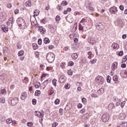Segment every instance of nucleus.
Here are the masks:
<instances>
[{
  "instance_id": "nucleus-1",
  "label": "nucleus",
  "mask_w": 127,
  "mask_h": 127,
  "mask_svg": "<svg viewBox=\"0 0 127 127\" xmlns=\"http://www.w3.org/2000/svg\"><path fill=\"white\" fill-rule=\"evenodd\" d=\"M46 59L49 63H52L55 59V55L53 53H49L47 54Z\"/></svg>"
},
{
  "instance_id": "nucleus-2",
  "label": "nucleus",
  "mask_w": 127,
  "mask_h": 127,
  "mask_svg": "<svg viewBox=\"0 0 127 127\" xmlns=\"http://www.w3.org/2000/svg\"><path fill=\"white\" fill-rule=\"evenodd\" d=\"M87 19L85 18H83L81 20L79 26V30L80 31H81V32L84 31V26L87 25Z\"/></svg>"
},
{
  "instance_id": "nucleus-3",
  "label": "nucleus",
  "mask_w": 127,
  "mask_h": 127,
  "mask_svg": "<svg viewBox=\"0 0 127 127\" xmlns=\"http://www.w3.org/2000/svg\"><path fill=\"white\" fill-rule=\"evenodd\" d=\"M95 82L97 83V84H99V85H102L105 83V79L101 76H98L96 77Z\"/></svg>"
},
{
  "instance_id": "nucleus-4",
  "label": "nucleus",
  "mask_w": 127,
  "mask_h": 127,
  "mask_svg": "<svg viewBox=\"0 0 127 127\" xmlns=\"http://www.w3.org/2000/svg\"><path fill=\"white\" fill-rule=\"evenodd\" d=\"M85 4L86 8L89 10H94V7L92 6V2L90 0H87L85 2Z\"/></svg>"
},
{
  "instance_id": "nucleus-5",
  "label": "nucleus",
  "mask_w": 127,
  "mask_h": 127,
  "mask_svg": "<svg viewBox=\"0 0 127 127\" xmlns=\"http://www.w3.org/2000/svg\"><path fill=\"white\" fill-rule=\"evenodd\" d=\"M10 101H11V105L12 106H15L18 103L19 99L17 97L11 98H10Z\"/></svg>"
},
{
  "instance_id": "nucleus-6",
  "label": "nucleus",
  "mask_w": 127,
  "mask_h": 127,
  "mask_svg": "<svg viewBox=\"0 0 127 127\" xmlns=\"http://www.w3.org/2000/svg\"><path fill=\"white\" fill-rule=\"evenodd\" d=\"M110 120V115L107 113L102 116V120L104 123H107Z\"/></svg>"
},
{
  "instance_id": "nucleus-7",
  "label": "nucleus",
  "mask_w": 127,
  "mask_h": 127,
  "mask_svg": "<svg viewBox=\"0 0 127 127\" xmlns=\"http://www.w3.org/2000/svg\"><path fill=\"white\" fill-rule=\"evenodd\" d=\"M109 11L111 14H117L118 8L116 6H112L109 9Z\"/></svg>"
},
{
  "instance_id": "nucleus-8",
  "label": "nucleus",
  "mask_w": 127,
  "mask_h": 127,
  "mask_svg": "<svg viewBox=\"0 0 127 127\" xmlns=\"http://www.w3.org/2000/svg\"><path fill=\"white\" fill-rule=\"evenodd\" d=\"M34 114L36 117L38 118H41L42 121H43V117H44V114L42 113L39 111H35Z\"/></svg>"
},
{
  "instance_id": "nucleus-9",
  "label": "nucleus",
  "mask_w": 127,
  "mask_h": 127,
  "mask_svg": "<svg viewBox=\"0 0 127 127\" xmlns=\"http://www.w3.org/2000/svg\"><path fill=\"white\" fill-rule=\"evenodd\" d=\"M96 28L100 31L104 30L105 29V26L102 23H98L96 24Z\"/></svg>"
},
{
  "instance_id": "nucleus-10",
  "label": "nucleus",
  "mask_w": 127,
  "mask_h": 127,
  "mask_svg": "<svg viewBox=\"0 0 127 127\" xmlns=\"http://www.w3.org/2000/svg\"><path fill=\"white\" fill-rule=\"evenodd\" d=\"M6 75L2 74V75L0 76V84L1 85L4 83V81L6 80Z\"/></svg>"
},
{
  "instance_id": "nucleus-11",
  "label": "nucleus",
  "mask_w": 127,
  "mask_h": 127,
  "mask_svg": "<svg viewBox=\"0 0 127 127\" xmlns=\"http://www.w3.org/2000/svg\"><path fill=\"white\" fill-rule=\"evenodd\" d=\"M118 62H115L113 63L111 66V69L112 71H115L116 69H118Z\"/></svg>"
},
{
  "instance_id": "nucleus-12",
  "label": "nucleus",
  "mask_w": 127,
  "mask_h": 127,
  "mask_svg": "<svg viewBox=\"0 0 127 127\" xmlns=\"http://www.w3.org/2000/svg\"><path fill=\"white\" fill-rule=\"evenodd\" d=\"M26 98H27V94L25 92H23L21 95V100L24 101Z\"/></svg>"
},
{
  "instance_id": "nucleus-13",
  "label": "nucleus",
  "mask_w": 127,
  "mask_h": 127,
  "mask_svg": "<svg viewBox=\"0 0 127 127\" xmlns=\"http://www.w3.org/2000/svg\"><path fill=\"white\" fill-rule=\"evenodd\" d=\"M12 20H13V17H11L7 22V25L9 27H12Z\"/></svg>"
},
{
  "instance_id": "nucleus-14",
  "label": "nucleus",
  "mask_w": 127,
  "mask_h": 127,
  "mask_svg": "<svg viewBox=\"0 0 127 127\" xmlns=\"http://www.w3.org/2000/svg\"><path fill=\"white\" fill-rule=\"evenodd\" d=\"M118 127H127V122H123L117 125Z\"/></svg>"
},
{
  "instance_id": "nucleus-15",
  "label": "nucleus",
  "mask_w": 127,
  "mask_h": 127,
  "mask_svg": "<svg viewBox=\"0 0 127 127\" xmlns=\"http://www.w3.org/2000/svg\"><path fill=\"white\" fill-rule=\"evenodd\" d=\"M38 30L40 31L41 34H43V33L46 31V29H45V28H43L42 26H39L38 27Z\"/></svg>"
},
{
  "instance_id": "nucleus-16",
  "label": "nucleus",
  "mask_w": 127,
  "mask_h": 127,
  "mask_svg": "<svg viewBox=\"0 0 127 127\" xmlns=\"http://www.w3.org/2000/svg\"><path fill=\"white\" fill-rule=\"evenodd\" d=\"M112 47L113 48V49L118 50L119 48H120V46H119V44H118L117 43H114L112 44Z\"/></svg>"
},
{
  "instance_id": "nucleus-17",
  "label": "nucleus",
  "mask_w": 127,
  "mask_h": 127,
  "mask_svg": "<svg viewBox=\"0 0 127 127\" xmlns=\"http://www.w3.org/2000/svg\"><path fill=\"white\" fill-rule=\"evenodd\" d=\"M65 77L64 76H61L59 78L60 83H64L65 81H66V79H65Z\"/></svg>"
},
{
  "instance_id": "nucleus-18",
  "label": "nucleus",
  "mask_w": 127,
  "mask_h": 127,
  "mask_svg": "<svg viewBox=\"0 0 127 127\" xmlns=\"http://www.w3.org/2000/svg\"><path fill=\"white\" fill-rule=\"evenodd\" d=\"M1 29L3 32H5V33H6L8 31V28L6 27V26L5 25H2L1 26Z\"/></svg>"
},
{
  "instance_id": "nucleus-19",
  "label": "nucleus",
  "mask_w": 127,
  "mask_h": 127,
  "mask_svg": "<svg viewBox=\"0 0 127 127\" xmlns=\"http://www.w3.org/2000/svg\"><path fill=\"white\" fill-rule=\"evenodd\" d=\"M22 24H21V25L20 26L21 28H26V24L25 23V21L24 20H21Z\"/></svg>"
},
{
  "instance_id": "nucleus-20",
  "label": "nucleus",
  "mask_w": 127,
  "mask_h": 127,
  "mask_svg": "<svg viewBox=\"0 0 127 127\" xmlns=\"http://www.w3.org/2000/svg\"><path fill=\"white\" fill-rule=\"evenodd\" d=\"M113 109H115V105L114 104V103H110L108 105V110L109 111H112Z\"/></svg>"
},
{
  "instance_id": "nucleus-21",
  "label": "nucleus",
  "mask_w": 127,
  "mask_h": 127,
  "mask_svg": "<svg viewBox=\"0 0 127 127\" xmlns=\"http://www.w3.org/2000/svg\"><path fill=\"white\" fill-rule=\"evenodd\" d=\"M119 119L123 121V120H125L126 119V115L124 113H121L119 115Z\"/></svg>"
},
{
  "instance_id": "nucleus-22",
  "label": "nucleus",
  "mask_w": 127,
  "mask_h": 127,
  "mask_svg": "<svg viewBox=\"0 0 127 127\" xmlns=\"http://www.w3.org/2000/svg\"><path fill=\"white\" fill-rule=\"evenodd\" d=\"M88 43H90V44H91V45H93V44H95V40L93 38L88 39Z\"/></svg>"
},
{
  "instance_id": "nucleus-23",
  "label": "nucleus",
  "mask_w": 127,
  "mask_h": 127,
  "mask_svg": "<svg viewBox=\"0 0 127 127\" xmlns=\"http://www.w3.org/2000/svg\"><path fill=\"white\" fill-rule=\"evenodd\" d=\"M71 57H72V59H73L74 60H76V59H77V58H78V54H77L76 53L72 54L71 55Z\"/></svg>"
},
{
  "instance_id": "nucleus-24",
  "label": "nucleus",
  "mask_w": 127,
  "mask_h": 127,
  "mask_svg": "<svg viewBox=\"0 0 127 127\" xmlns=\"http://www.w3.org/2000/svg\"><path fill=\"white\" fill-rule=\"evenodd\" d=\"M25 5L26 6L28 7H30V6H31L32 4H31V1H27L25 2Z\"/></svg>"
},
{
  "instance_id": "nucleus-25",
  "label": "nucleus",
  "mask_w": 127,
  "mask_h": 127,
  "mask_svg": "<svg viewBox=\"0 0 127 127\" xmlns=\"http://www.w3.org/2000/svg\"><path fill=\"white\" fill-rule=\"evenodd\" d=\"M21 20H23V19L20 18L17 20V23L18 24L19 26H20L21 24H22V22H21Z\"/></svg>"
},
{
  "instance_id": "nucleus-26",
  "label": "nucleus",
  "mask_w": 127,
  "mask_h": 127,
  "mask_svg": "<svg viewBox=\"0 0 127 127\" xmlns=\"http://www.w3.org/2000/svg\"><path fill=\"white\" fill-rule=\"evenodd\" d=\"M104 90L103 88H100L98 90V93L99 95H103V94L104 93Z\"/></svg>"
},
{
  "instance_id": "nucleus-27",
  "label": "nucleus",
  "mask_w": 127,
  "mask_h": 127,
  "mask_svg": "<svg viewBox=\"0 0 127 127\" xmlns=\"http://www.w3.org/2000/svg\"><path fill=\"white\" fill-rule=\"evenodd\" d=\"M37 15H39V10H36L34 11V16H37Z\"/></svg>"
},
{
  "instance_id": "nucleus-28",
  "label": "nucleus",
  "mask_w": 127,
  "mask_h": 127,
  "mask_svg": "<svg viewBox=\"0 0 127 127\" xmlns=\"http://www.w3.org/2000/svg\"><path fill=\"white\" fill-rule=\"evenodd\" d=\"M44 42L45 44H47V43H49V42H50V40L48 39V38H45L44 39Z\"/></svg>"
},
{
  "instance_id": "nucleus-29",
  "label": "nucleus",
  "mask_w": 127,
  "mask_h": 127,
  "mask_svg": "<svg viewBox=\"0 0 127 127\" xmlns=\"http://www.w3.org/2000/svg\"><path fill=\"white\" fill-rule=\"evenodd\" d=\"M52 83H53V84L54 85V86L55 87H56V86L57 85V80L56 79H54L53 80H52Z\"/></svg>"
},
{
  "instance_id": "nucleus-30",
  "label": "nucleus",
  "mask_w": 127,
  "mask_h": 127,
  "mask_svg": "<svg viewBox=\"0 0 127 127\" xmlns=\"http://www.w3.org/2000/svg\"><path fill=\"white\" fill-rule=\"evenodd\" d=\"M0 103L1 104L5 103V98L4 97H1L0 98Z\"/></svg>"
},
{
  "instance_id": "nucleus-31",
  "label": "nucleus",
  "mask_w": 127,
  "mask_h": 127,
  "mask_svg": "<svg viewBox=\"0 0 127 127\" xmlns=\"http://www.w3.org/2000/svg\"><path fill=\"white\" fill-rule=\"evenodd\" d=\"M113 80L115 82H118V81H119V78L118 77V75H115L113 76Z\"/></svg>"
},
{
  "instance_id": "nucleus-32",
  "label": "nucleus",
  "mask_w": 127,
  "mask_h": 127,
  "mask_svg": "<svg viewBox=\"0 0 127 127\" xmlns=\"http://www.w3.org/2000/svg\"><path fill=\"white\" fill-rule=\"evenodd\" d=\"M39 87H40V82H36L35 84V87L36 89H38V88H39Z\"/></svg>"
},
{
  "instance_id": "nucleus-33",
  "label": "nucleus",
  "mask_w": 127,
  "mask_h": 127,
  "mask_svg": "<svg viewBox=\"0 0 127 127\" xmlns=\"http://www.w3.org/2000/svg\"><path fill=\"white\" fill-rule=\"evenodd\" d=\"M67 74L69 75V76H72L73 75V70H72V69H69L67 71Z\"/></svg>"
},
{
  "instance_id": "nucleus-34",
  "label": "nucleus",
  "mask_w": 127,
  "mask_h": 127,
  "mask_svg": "<svg viewBox=\"0 0 127 127\" xmlns=\"http://www.w3.org/2000/svg\"><path fill=\"white\" fill-rule=\"evenodd\" d=\"M67 4H68V2L66 1H63L61 3V5H63V6H65Z\"/></svg>"
},
{
  "instance_id": "nucleus-35",
  "label": "nucleus",
  "mask_w": 127,
  "mask_h": 127,
  "mask_svg": "<svg viewBox=\"0 0 127 127\" xmlns=\"http://www.w3.org/2000/svg\"><path fill=\"white\" fill-rule=\"evenodd\" d=\"M11 122H12V120H11V119L10 118L6 120V123L7 124V125H9V124H10Z\"/></svg>"
},
{
  "instance_id": "nucleus-36",
  "label": "nucleus",
  "mask_w": 127,
  "mask_h": 127,
  "mask_svg": "<svg viewBox=\"0 0 127 127\" xmlns=\"http://www.w3.org/2000/svg\"><path fill=\"white\" fill-rule=\"evenodd\" d=\"M117 54L119 55V56H123L124 55V52L123 51H121L120 52H117Z\"/></svg>"
},
{
  "instance_id": "nucleus-37",
  "label": "nucleus",
  "mask_w": 127,
  "mask_h": 127,
  "mask_svg": "<svg viewBox=\"0 0 127 127\" xmlns=\"http://www.w3.org/2000/svg\"><path fill=\"white\" fill-rule=\"evenodd\" d=\"M80 114H85L86 113V109L83 108L79 111Z\"/></svg>"
},
{
  "instance_id": "nucleus-38",
  "label": "nucleus",
  "mask_w": 127,
  "mask_h": 127,
  "mask_svg": "<svg viewBox=\"0 0 127 127\" xmlns=\"http://www.w3.org/2000/svg\"><path fill=\"white\" fill-rule=\"evenodd\" d=\"M40 94H41V91H40V90H37V91H36V92L35 93V96H39V95H40Z\"/></svg>"
},
{
  "instance_id": "nucleus-39",
  "label": "nucleus",
  "mask_w": 127,
  "mask_h": 127,
  "mask_svg": "<svg viewBox=\"0 0 127 127\" xmlns=\"http://www.w3.org/2000/svg\"><path fill=\"white\" fill-rule=\"evenodd\" d=\"M24 54V52L23 50H21L18 53V56H22Z\"/></svg>"
},
{
  "instance_id": "nucleus-40",
  "label": "nucleus",
  "mask_w": 127,
  "mask_h": 127,
  "mask_svg": "<svg viewBox=\"0 0 127 127\" xmlns=\"http://www.w3.org/2000/svg\"><path fill=\"white\" fill-rule=\"evenodd\" d=\"M111 80H112V77L110 76V75L107 76V81L108 83H111Z\"/></svg>"
},
{
  "instance_id": "nucleus-41",
  "label": "nucleus",
  "mask_w": 127,
  "mask_h": 127,
  "mask_svg": "<svg viewBox=\"0 0 127 127\" xmlns=\"http://www.w3.org/2000/svg\"><path fill=\"white\" fill-rule=\"evenodd\" d=\"M82 102L83 104H84V105H86V104H87V102H88V101L86 98H83L82 99Z\"/></svg>"
},
{
  "instance_id": "nucleus-42",
  "label": "nucleus",
  "mask_w": 127,
  "mask_h": 127,
  "mask_svg": "<svg viewBox=\"0 0 127 127\" xmlns=\"http://www.w3.org/2000/svg\"><path fill=\"white\" fill-rule=\"evenodd\" d=\"M48 27L50 28V29H51V31H53V30H54V27H53V25L49 24Z\"/></svg>"
},
{
  "instance_id": "nucleus-43",
  "label": "nucleus",
  "mask_w": 127,
  "mask_h": 127,
  "mask_svg": "<svg viewBox=\"0 0 127 127\" xmlns=\"http://www.w3.org/2000/svg\"><path fill=\"white\" fill-rule=\"evenodd\" d=\"M104 69L105 70H109V69H110V65H109L107 64H104Z\"/></svg>"
},
{
  "instance_id": "nucleus-44",
  "label": "nucleus",
  "mask_w": 127,
  "mask_h": 127,
  "mask_svg": "<svg viewBox=\"0 0 127 127\" xmlns=\"http://www.w3.org/2000/svg\"><path fill=\"white\" fill-rule=\"evenodd\" d=\"M64 88L65 89H69L70 88V84L69 83H67L66 84H65V85L64 86Z\"/></svg>"
},
{
  "instance_id": "nucleus-45",
  "label": "nucleus",
  "mask_w": 127,
  "mask_h": 127,
  "mask_svg": "<svg viewBox=\"0 0 127 127\" xmlns=\"http://www.w3.org/2000/svg\"><path fill=\"white\" fill-rule=\"evenodd\" d=\"M91 64H95V63H96V62H97V60L96 59H93L91 61H90Z\"/></svg>"
},
{
  "instance_id": "nucleus-46",
  "label": "nucleus",
  "mask_w": 127,
  "mask_h": 127,
  "mask_svg": "<svg viewBox=\"0 0 127 127\" xmlns=\"http://www.w3.org/2000/svg\"><path fill=\"white\" fill-rule=\"evenodd\" d=\"M121 102H122V101L121 100V99H118V101H117V102L116 103V105L117 106H120V103H121Z\"/></svg>"
},
{
  "instance_id": "nucleus-47",
  "label": "nucleus",
  "mask_w": 127,
  "mask_h": 127,
  "mask_svg": "<svg viewBox=\"0 0 127 127\" xmlns=\"http://www.w3.org/2000/svg\"><path fill=\"white\" fill-rule=\"evenodd\" d=\"M57 9H58V10H62V9H63V7L58 5L57 7Z\"/></svg>"
},
{
  "instance_id": "nucleus-48",
  "label": "nucleus",
  "mask_w": 127,
  "mask_h": 127,
  "mask_svg": "<svg viewBox=\"0 0 127 127\" xmlns=\"http://www.w3.org/2000/svg\"><path fill=\"white\" fill-rule=\"evenodd\" d=\"M56 21H60V16L59 15H57L55 18Z\"/></svg>"
},
{
  "instance_id": "nucleus-49",
  "label": "nucleus",
  "mask_w": 127,
  "mask_h": 127,
  "mask_svg": "<svg viewBox=\"0 0 127 127\" xmlns=\"http://www.w3.org/2000/svg\"><path fill=\"white\" fill-rule=\"evenodd\" d=\"M91 96L92 98H98V95H97V94H96L95 93H92L91 95Z\"/></svg>"
},
{
  "instance_id": "nucleus-50",
  "label": "nucleus",
  "mask_w": 127,
  "mask_h": 127,
  "mask_svg": "<svg viewBox=\"0 0 127 127\" xmlns=\"http://www.w3.org/2000/svg\"><path fill=\"white\" fill-rule=\"evenodd\" d=\"M73 65H74V63L72 61H70L68 63V66H72Z\"/></svg>"
},
{
  "instance_id": "nucleus-51",
  "label": "nucleus",
  "mask_w": 127,
  "mask_h": 127,
  "mask_svg": "<svg viewBox=\"0 0 127 127\" xmlns=\"http://www.w3.org/2000/svg\"><path fill=\"white\" fill-rule=\"evenodd\" d=\"M33 49L35 50L36 49H37L38 48V46H37V44H34L33 45Z\"/></svg>"
},
{
  "instance_id": "nucleus-52",
  "label": "nucleus",
  "mask_w": 127,
  "mask_h": 127,
  "mask_svg": "<svg viewBox=\"0 0 127 127\" xmlns=\"http://www.w3.org/2000/svg\"><path fill=\"white\" fill-rule=\"evenodd\" d=\"M59 103H60V100L58 99H57L55 101V104H56V105H58Z\"/></svg>"
},
{
  "instance_id": "nucleus-53",
  "label": "nucleus",
  "mask_w": 127,
  "mask_h": 127,
  "mask_svg": "<svg viewBox=\"0 0 127 127\" xmlns=\"http://www.w3.org/2000/svg\"><path fill=\"white\" fill-rule=\"evenodd\" d=\"M126 104V101H124L123 102H121L120 106L121 108H124V106H125V104Z\"/></svg>"
},
{
  "instance_id": "nucleus-54",
  "label": "nucleus",
  "mask_w": 127,
  "mask_h": 127,
  "mask_svg": "<svg viewBox=\"0 0 127 127\" xmlns=\"http://www.w3.org/2000/svg\"><path fill=\"white\" fill-rule=\"evenodd\" d=\"M27 126H28V127H32L33 124H32V122H29L27 124Z\"/></svg>"
},
{
  "instance_id": "nucleus-55",
  "label": "nucleus",
  "mask_w": 127,
  "mask_h": 127,
  "mask_svg": "<svg viewBox=\"0 0 127 127\" xmlns=\"http://www.w3.org/2000/svg\"><path fill=\"white\" fill-rule=\"evenodd\" d=\"M57 126H58V123L55 122V123H54L52 125V127H57Z\"/></svg>"
},
{
  "instance_id": "nucleus-56",
  "label": "nucleus",
  "mask_w": 127,
  "mask_h": 127,
  "mask_svg": "<svg viewBox=\"0 0 127 127\" xmlns=\"http://www.w3.org/2000/svg\"><path fill=\"white\" fill-rule=\"evenodd\" d=\"M38 43L39 44V45H41V44H42V40L41 39H39L38 41Z\"/></svg>"
},
{
  "instance_id": "nucleus-57",
  "label": "nucleus",
  "mask_w": 127,
  "mask_h": 127,
  "mask_svg": "<svg viewBox=\"0 0 127 127\" xmlns=\"http://www.w3.org/2000/svg\"><path fill=\"white\" fill-rule=\"evenodd\" d=\"M127 67V64H121V68H126Z\"/></svg>"
},
{
  "instance_id": "nucleus-58",
  "label": "nucleus",
  "mask_w": 127,
  "mask_h": 127,
  "mask_svg": "<svg viewBox=\"0 0 127 127\" xmlns=\"http://www.w3.org/2000/svg\"><path fill=\"white\" fill-rule=\"evenodd\" d=\"M60 114L61 116H62V115H63V109H60Z\"/></svg>"
},
{
  "instance_id": "nucleus-59",
  "label": "nucleus",
  "mask_w": 127,
  "mask_h": 127,
  "mask_svg": "<svg viewBox=\"0 0 127 127\" xmlns=\"http://www.w3.org/2000/svg\"><path fill=\"white\" fill-rule=\"evenodd\" d=\"M119 8H120V9H121V10H122L123 11L124 10V5H121L119 6Z\"/></svg>"
},
{
  "instance_id": "nucleus-60",
  "label": "nucleus",
  "mask_w": 127,
  "mask_h": 127,
  "mask_svg": "<svg viewBox=\"0 0 127 127\" xmlns=\"http://www.w3.org/2000/svg\"><path fill=\"white\" fill-rule=\"evenodd\" d=\"M82 107H83V105H82V104L79 103L77 105V108H78V109H81V108H82Z\"/></svg>"
},
{
  "instance_id": "nucleus-61",
  "label": "nucleus",
  "mask_w": 127,
  "mask_h": 127,
  "mask_svg": "<svg viewBox=\"0 0 127 127\" xmlns=\"http://www.w3.org/2000/svg\"><path fill=\"white\" fill-rule=\"evenodd\" d=\"M110 75L111 76H114V75H115V70H112L111 72H110Z\"/></svg>"
},
{
  "instance_id": "nucleus-62",
  "label": "nucleus",
  "mask_w": 127,
  "mask_h": 127,
  "mask_svg": "<svg viewBox=\"0 0 127 127\" xmlns=\"http://www.w3.org/2000/svg\"><path fill=\"white\" fill-rule=\"evenodd\" d=\"M32 103L33 105H36V99H33Z\"/></svg>"
},
{
  "instance_id": "nucleus-63",
  "label": "nucleus",
  "mask_w": 127,
  "mask_h": 127,
  "mask_svg": "<svg viewBox=\"0 0 127 127\" xmlns=\"http://www.w3.org/2000/svg\"><path fill=\"white\" fill-rule=\"evenodd\" d=\"M78 38H75L74 39V42L75 43H78Z\"/></svg>"
},
{
  "instance_id": "nucleus-64",
  "label": "nucleus",
  "mask_w": 127,
  "mask_h": 127,
  "mask_svg": "<svg viewBox=\"0 0 127 127\" xmlns=\"http://www.w3.org/2000/svg\"><path fill=\"white\" fill-rule=\"evenodd\" d=\"M12 4L11 3L7 4V7H8V8H10V7H12Z\"/></svg>"
}]
</instances>
